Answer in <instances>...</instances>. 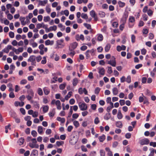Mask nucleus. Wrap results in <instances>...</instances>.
Masks as SVG:
<instances>
[{"label":"nucleus","instance_id":"obj_1","mask_svg":"<svg viewBox=\"0 0 156 156\" xmlns=\"http://www.w3.org/2000/svg\"><path fill=\"white\" fill-rule=\"evenodd\" d=\"M31 140L32 142L29 144V146L32 148H38L39 145L37 144L36 139L35 138H32L31 139Z\"/></svg>","mask_w":156,"mask_h":156},{"label":"nucleus","instance_id":"obj_2","mask_svg":"<svg viewBox=\"0 0 156 156\" xmlns=\"http://www.w3.org/2000/svg\"><path fill=\"white\" fill-rule=\"evenodd\" d=\"M135 20V18L132 16H129L128 20V26L129 27L131 28L134 26Z\"/></svg>","mask_w":156,"mask_h":156},{"label":"nucleus","instance_id":"obj_3","mask_svg":"<svg viewBox=\"0 0 156 156\" xmlns=\"http://www.w3.org/2000/svg\"><path fill=\"white\" fill-rule=\"evenodd\" d=\"M107 63L108 64L111 65L112 66L115 67L116 66L115 58L113 56L112 57L111 60L107 61Z\"/></svg>","mask_w":156,"mask_h":156},{"label":"nucleus","instance_id":"obj_4","mask_svg":"<svg viewBox=\"0 0 156 156\" xmlns=\"http://www.w3.org/2000/svg\"><path fill=\"white\" fill-rule=\"evenodd\" d=\"M79 106L81 111H85L87 109V105L84 102H80L79 104Z\"/></svg>","mask_w":156,"mask_h":156},{"label":"nucleus","instance_id":"obj_5","mask_svg":"<svg viewBox=\"0 0 156 156\" xmlns=\"http://www.w3.org/2000/svg\"><path fill=\"white\" fill-rule=\"evenodd\" d=\"M36 57L34 55H31L30 56L29 58L28 59V62H31V65H36Z\"/></svg>","mask_w":156,"mask_h":156},{"label":"nucleus","instance_id":"obj_6","mask_svg":"<svg viewBox=\"0 0 156 156\" xmlns=\"http://www.w3.org/2000/svg\"><path fill=\"white\" fill-rule=\"evenodd\" d=\"M64 40L62 39L58 40L57 41V44L59 48H63L65 45L63 43Z\"/></svg>","mask_w":156,"mask_h":156},{"label":"nucleus","instance_id":"obj_7","mask_svg":"<svg viewBox=\"0 0 156 156\" xmlns=\"http://www.w3.org/2000/svg\"><path fill=\"white\" fill-rule=\"evenodd\" d=\"M128 15L127 13H124L122 18L121 20V23L122 24H125L126 23V19L128 17Z\"/></svg>","mask_w":156,"mask_h":156},{"label":"nucleus","instance_id":"obj_8","mask_svg":"<svg viewBox=\"0 0 156 156\" xmlns=\"http://www.w3.org/2000/svg\"><path fill=\"white\" fill-rule=\"evenodd\" d=\"M150 142L149 140L145 138L140 140L139 143L141 145L148 144Z\"/></svg>","mask_w":156,"mask_h":156},{"label":"nucleus","instance_id":"obj_9","mask_svg":"<svg viewBox=\"0 0 156 156\" xmlns=\"http://www.w3.org/2000/svg\"><path fill=\"white\" fill-rule=\"evenodd\" d=\"M75 39L77 41H79L80 40L83 41L84 40V36L83 34L79 35V34H76L75 36Z\"/></svg>","mask_w":156,"mask_h":156},{"label":"nucleus","instance_id":"obj_10","mask_svg":"<svg viewBox=\"0 0 156 156\" xmlns=\"http://www.w3.org/2000/svg\"><path fill=\"white\" fill-rule=\"evenodd\" d=\"M78 45L77 43L75 42L73 43L70 44L69 46V49L70 50H73L75 49L77 47Z\"/></svg>","mask_w":156,"mask_h":156},{"label":"nucleus","instance_id":"obj_11","mask_svg":"<svg viewBox=\"0 0 156 156\" xmlns=\"http://www.w3.org/2000/svg\"><path fill=\"white\" fill-rule=\"evenodd\" d=\"M90 14L92 17L94 18L95 20H98L97 16L94 10H92L90 11Z\"/></svg>","mask_w":156,"mask_h":156},{"label":"nucleus","instance_id":"obj_12","mask_svg":"<svg viewBox=\"0 0 156 156\" xmlns=\"http://www.w3.org/2000/svg\"><path fill=\"white\" fill-rule=\"evenodd\" d=\"M98 73L99 74L102 76H104L105 73V70L103 67H99L98 68Z\"/></svg>","mask_w":156,"mask_h":156},{"label":"nucleus","instance_id":"obj_13","mask_svg":"<svg viewBox=\"0 0 156 156\" xmlns=\"http://www.w3.org/2000/svg\"><path fill=\"white\" fill-rule=\"evenodd\" d=\"M12 49V46L11 45H9L7 47L5 48L2 51L5 52L6 53H8L9 52V50H11Z\"/></svg>","mask_w":156,"mask_h":156},{"label":"nucleus","instance_id":"obj_14","mask_svg":"<svg viewBox=\"0 0 156 156\" xmlns=\"http://www.w3.org/2000/svg\"><path fill=\"white\" fill-rule=\"evenodd\" d=\"M55 104L57 108V109L60 110L61 109V104L60 101H56V102Z\"/></svg>","mask_w":156,"mask_h":156},{"label":"nucleus","instance_id":"obj_15","mask_svg":"<svg viewBox=\"0 0 156 156\" xmlns=\"http://www.w3.org/2000/svg\"><path fill=\"white\" fill-rule=\"evenodd\" d=\"M105 150L107 152V154L108 156H113V154L112 151L110 150L109 147H107L105 148Z\"/></svg>","mask_w":156,"mask_h":156},{"label":"nucleus","instance_id":"obj_16","mask_svg":"<svg viewBox=\"0 0 156 156\" xmlns=\"http://www.w3.org/2000/svg\"><path fill=\"white\" fill-rule=\"evenodd\" d=\"M54 41H50L49 40H47L45 41V44L46 45H51L53 44Z\"/></svg>","mask_w":156,"mask_h":156},{"label":"nucleus","instance_id":"obj_17","mask_svg":"<svg viewBox=\"0 0 156 156\" xmlns=\"http://www.w3.org/2000/svg\"><path fill=\"white\" fill-rule=\"evenodd\" d=\"M43 111L44 113L47 112L49 110V106L48 105H44L42 107Z\"/></svg>","mask_w":156,"mask_h":156},{"label":"nucleus","instance_id":"obj_18","mask_svg":"<svg viewBox=\"0 0 156 156\" xmlns=\"http://www.w3.org/2000/svg\"><path fill=\"white\" fill-rule=\"evenodd\" d=\"M43 128L41 126H39L37 128V131L40 134H42L43 133Z\"/></svg>","mask_w":156,"mask_h":156},{"label":"nucleus","instance_id":"obj_19","mask_svg":"<svg viewBox=\"0 0 156 156\" xmlns=\"http://www.w3.org/2000/svg\"><path fill=\"white\" fill-rule=\"evenodd\" d=\"M111 45L109 43L107 44L105 48V51L106 52H108L111 48Z\"/></svg>","mask_w":156,"mask_h":156},{"label":"nucleus","instance_id":"obj_20","mask_svg":"<svg viewBox=\"0 0 156 156\" xmlns=\"http://www.w3.org/2000/svg\"><path fill=\"white\" fill-rule=\"evenodd\" d=\"M20 20L21 22V24L23 26L25 25V18L24 17L21 16L20 18Z\"/></svg>","mask_w":156,"mask_h":156},{"label":"nucleus","instance_id":"obj_21","mask_svg":"<svg viewBox=\"0 0 156 156\" xmlns=\"http://www.w3.org/2000/svg\"><path fill=\"white\" fill-rule=\"evenodd\" d=\"M55 114V109H53L51 111H50L48 113V115L50 117H53Z\"/></svg>","mask_w":156,"mask_h":156},{"label":"nucleus","instance_id":"obj_22","mask_svg":"<svg viewBox=\"0 0 156 156\" xmlns=\"http://www.w3.org/2000/svg\"><path fill=\"white\" fill-rule=\"evenodd\" d=\"M57 29L56 26L54 25L53 26H51L48 29V32L52 31H55Z\"/></svg>","mask_w":156,"mask_h":156},{"label":"nucleus","instance_id":"obj_23","mask_svg":"<svg viewBox=\"0 0 156 156\" xmlns=\"http://www.w3.org/2000/svg\"><path fill=\"white\" fill-rule=\"evenodd\" d=\"M110 106L107 107L106 110L108 112H109L114 107L113 104V103H111Z\"/></svg>","mask_w":156,"mask_h":156},{"label":"nucleus","instance_id":"obj_24","mask_svg":"<svg viewBox=\"0 0 156 156\" xmlns=\"http://www.w3.org/2000/svg\"><path fill=\"white\" fill-rule=\"evenodd\" d=\"M48 2V0H44L43 1H39V4L40 5L44 6L46 3Z\"/></svg>","mask_w":156,"mask_h":156},{"label":"nucleus","instance_id":"obj_25","mask_svg":"<svg viewBox=\"0 0 156 156\" xmlns=\"http://www.w3.org/2000/svg\"><path fill=\"white\" fill-rule=\"evenodd\" d=\"M43 91L44 94L46 95L48 94L50 92V89L47 87H46L43 88Z\"/></svg>","mask_w":156,"mask_h":156},{"label":"nucleus","instance_id":"obj_26","mask_svg":"<svg viewBox=\"0 0 156 156\" xmlns=\"http://www.w3.org/2000/svg\"><path fill=\"white\" fill-rule=\"evenodd\" d=\"M112 91L113 94L114 95H116L118 94V90L116 87H115L112 89Z\"/></svg>","mask_w":156,"mask_h":156},{"label":"nucleus","instance_id":"obj_27","mask_svg":"<svg viewBox=\"0 0 156 156\" xmlns=\"http://www.w3.org/2000/svg\"><path fill=\"white\" fill-rule=\"evenodd\" d=\"M111 117V115L110 113H106L104 116V118L105 120H108L110 119Z\"/></svg>","mask_w":156,"mask_h":156},{"label":"nucleus","instance_id":"obj_28","mask_svg":"<svg viewBox=\"0 0 156 156\" xmlns=\"http://www.w3.org/2000/svg\"><path fill=\"white\" fill-rule=\"evenodd\" d=\"M97 39L98 41H101L103 39V35L101 34H98L97 35Z\"/></svg>","mask_w":156,"mask_h":156},{"label":"nucleus","instance_id":"obj_29","mask_svg":"<svg viewBox=\"0 0 156 156\" xmlns=\"http://www.w3.org/2000/svg\"><path fill=\"white\" fill-rule=\"evenodd\" d=\"M98 139L100 142H102L105 139V136L104 134H103L101 136H99Z\"/></svg>","mask_w":156,"mask_h":156},{"label":"nucleus","instance_id":"obj_30","mask_svg":"<svg viewBox=\"0 0 156 156\" xmlns=\"http://www.w3.org/2000/svg\"><path fill=\"white\" fill-rule=\"evenodd\" d=\"M24 140L23 138H20L19 140L18 141V143L19 145H21L23 144L24 143Z\"/></svg>","mask_w":156,"mask_h":156},{"label":"nucleus","instance_id":"obj_31","mask_svg":"<svg viewBox=\"0 0 156 156\" xmlns=\"http://www.w3.org/2000/svg\"><path fill=\"white\" fill-rule=\"evenodd\" d=\"M73 94V92L72 91H70L69 92L65 97V99L67 100L69 99L70 98V97H71L72 94Z\"/></svg>","mask_w":156,"mask_h":156},{"label":"nucleus","instance_id":"obj_32","mask_svg":"<svg viewBox=\"0 0 156 156\" xmlns=\"http://www.w3.org/2000/svg\"><path fill=\"white\" fill-rule=\"evenodd\" d=\"M57 120L58 121L62 123H64L65 121V119L64 118H62L60 117H57Z\"/></svg>","mask_w":156,"mask_h":156},{"label":"nucleus","instance_id":"obj_33","mask_svg":"<svg viewBox=\"0 0 156 156\" xmlns=\"http://www.w3.org/2000/svg\"><path fill=\"white\" fill-rule=\"evenodd\" d=\"M78 80L77 78H75L74 79L73 81V86H76L78 83Z\"/></svg>","mask_w":156,"mask_h":156},{"label":"nucleus","instance_id":"obj_34","mask_svg":"<svg viewBox=\"0 0 156 156\" xmlns=\"http://www.w3.org/2000/svg\"><path fill=\"white\" fill-rule=\"evenodd\" d=\"M116 127L121 128L122 126V122L120 121H118L116 122L115 124Z\"/></svg>","mask_w":156,"mask_h":156},{"label":"nucleus","instance_id":"obj_35","mask_svg":"<svg viewBox=\"0 0 156 156\" xmlns=\"http://www.w3.org/2000/svg\"><path fill=\"white\" fill-rule=\"evenodd\" d=\"M73 124L76 128H77L80 126V124L79 122L76 120H75L73 122Z\"/></svg>","mask_w":156,"mask_h":156},{"label":"nucleus","instance_id":"obj_36","mask_svg":"<svg viewBox=\"0 0 156 156\" xmlns=\"http://www.w3.org/2000/svg\"><path fill=\"white\" fill-rule=\"evenodd\" d=\"M37 92L39 95L42 96L43 95L42 90L41 88H38L37 89Z\"/></svg>","mask_w":156,"mask_h":156},{"label":"nucleus","instance_id":"obj_37","mask_svg":"<svg viewBox=\"0 0 156 156\" xmlns=\"http://www.w3.org/2000/svg\"><path fill=\"white\" fill-rule=\"evenodd\" d=\"M150 153L149 155L148 156H154V150L153 148H150Z\"/></svg>","mask_w":156,"mask_h":156},{"label":"nucleus","instance_id":"obj_38","mask_svg":"<svg viewBox=\"0 0 156 156\" xmlns=\"http://www.w3.org/2000/svg\"><path fill=\"white\" fill-rule=\"evenodd\" d=\"M66 83H63L60 85L59 88L60 89L62 90H63L66 87Z\"/></svg>","mask_w":156,"mask_h":156},{"label":"nucleus","instance_id":"obj_39","mask_svg":"<svg viewBox=\"0 0 156 156\" xmlns=\"http://www.w3.org/2000/svg\"><path fill=\"white\" fill-rule=\"evenodd\" d=\"M94 123L96 125H97L100 123V121L98 117H96L95 118L94 120Z\"/></svg>","mask_w":156,"mask_h":156},{"label":"nucleus","instance_id":"obj_40","mask_svg":"<svg viewBox=\"0 0 156 156\" xmlns=\"http://www.w3.org/2000/svg\"><path fill=\"white\" fill-rule=\"evenodd\" d=\"M122 115L121 111H119L117 114L118 118L119 119H120L122 118Z\"/></svg>","mask_w":156,"mask_h":156},{"label":"nucleus","instance_id":"obj_41","mask_svg":"<svg viewBox=\"0 0 156 156\" xmlns=\"http://www.w3.org/2000/svg\"><path fill=\"white\" fill-rule=\"evenodd\" d=\"M57 77L55 76L51 80V83H55L57 81Z\"/></svg>","mask_w":156,"mask_h":156},{"label":"nucleus","instance_id":"obj_42","mask_svg":"<svg viewBox=\"0 0 156 156\" xmlns=\"http://www.w3.org/2000/svg\"><path fill=\"white\" fill-rule=\"evenodd\" d=\"M48 25H45L43 23L42 28L45 29V31L46 33L48 32Z\"/></svg>","mask_w":156,"mask_h":156},{"label":"nucleus","instance_id":"obj_43","mask_svg":"<svg viewBox=\"0 0 156 156\" xmlns=\"http://www.w3.org/2000/svg\"><path fill=\"white\" fill-rule=\"evenodd\" d=\"M118 4L120 7H123L125 5V3L124 2H122L121 1H119L118 2Z\"/></svg>","mask_w":156,"mask_h":156},{"label":"nucleus","instance_id":"obj_44","mask_svg":"<svg viewBox=\"0 0 156 156\" xmlns=\"http://www.w3.org/2000/svg\"><path fill=\"white\" fill-rule=\"evenodd\" d=\"M108 69L107 70V73L109 74H111L113 72L112 68L111 66H108Z\"/></svg>","mask_w":156,"mask_h":156},{"label":"nucleus","instance_id":"obj_45","mask_svg":"<svg viewBox=\"0 0 156 156\" xmlns=\"http://www.w3.org/2000/svg\"><path fill=\"white\" fill-rule=\"evenodd\" d=\"M100 17L103 18L105 16V13L102 11H100L99 13Z\"/></svg>","mask_w":156,"mask_h":156},{"label":"nucleus","instance_id":"obj_46","mask_svg":"<svg viewBox=\"0 0 156 156\" xmlns=\"http://www.w3.org/2000/svg\"><path fill=\"white\" fill-rule=\"evenodd\" d=\"M142 16L143 18V20L144 21H146L148 20V17L147 16L146 14H143Z\"/></svg>","mask_w":156,"mask_h":156},{"label":"nucleus","instance_id":"obj_47","mask_svg":"<svg viewBox=\"0 0 156 156\" xmlns=\"http://www.w3.org/2000/svg\"><path fill=\"white\" fill-rule=\"evenodd\" d=\"M148 30L146 28H144L142 30V32L144 34H147L148 33Z\"/></svg>","mask_w":156,"mask_h":156},{"label":"nucleus","instance_id":"obj_48","mask_svg":"<svg viewBox=\"0 0 156 156\" xmlns=\"http://www.w3.org/2000/svg\"><path fill=\"white\" fill-rule=\"evenodd\" d=\"M50 20V18L49 16H44V17L43 20L45 22H47L49 21Z\"/></svg>","mask_w":156,"mask_h":156},{"label":"nucleus","instance_id":"obj_49","mask_svg":"<svg viewBox=\"0 0 156 156\" xmlns=\"http://www.w3.org/2000/svg\"><path fill=\"white\" fill-rule=\"evenodd\" d=\"M8 87H9V90L10 91H13V89L12 88V84L9 83L7 85Z\"/></svg>","mask_w":156,"mask_h":156},{"label":"nucleus","instance_id":"obj_50","mask_svg":"<svg viewBox=\"0 0 156 156\" xmlns=\"http://www.w3.org/2000/svg\"><path fill=\"white\" fill-rule=\"evenodd\" d=\"M7 18L9 20H11L13 18V16L11 14L8 13L7 14Z\"/></svg>","mask_w":156,"mask_h":156},{"label":"nucleus","instance_id":"obj_51","mask_svg":"<svg viewBox=\"0 0 156 156\" xmlns=\"http://www.w3.org/2000/svg\"><path fill=\"white\" fill-rule=\"evenodd\" d=\"M27 92L28 95L34 96V93L32 89H29L27 91Z\"/></svg>","mask_w":156,"mask_h":156},{"label":"nucleus","instance_id":"obj_52","mask_svg":"<svg viewBox=\"0 0 156 156\" xmlns=\"http://www.w3.org/2000/svg\"><path fill=\"white\" fill-rule=\"evenodd\" d=\"M100 156H105V151L103 150H100Z\"/></svg>","mask_w":156,"mask_h":156},{"label":"nucleus","instance_id":"obj_53","mask_svg":"<svg viewBox=\"0 0 156 156\" xmlns=\"http://www.w3.org/2000/svg\"><path fill=\"white\" fill-rule=\"evenodd\" d=\"M83 25L88 30L90 29L91 28V25L87 23H84Z\"/></svg>","mask_w":156,"mask_h":156},{"label":"nucleus","instance_id":"obj_54","mask_svg":"<svg viewBox=\"0 0 156 156\" xmlns=\"http://www.w3.org/2000/svg\"><path fill=\"white\" fill-rule=\"evenodd\" d=\"M131 41L132 43H134L135 41L136 37L134 35L132 34L131 37Z\"/></svg>","mask_w":156,"mask_h":156},{"label":"nucleus","instance_id":"obj_55","mask_svg":"<svg viewBox=\"0 0 156 156\" xmlns=\"http://www.w3.org/2000/svg\"><path fill=\"white\" fill-rule=\"evenodd\" d=\"M101 90V89L98 87H96L94 93L95 94H98L99 93V92Z\"/></svg>","mask_w":156,"mask_h":156},{"label":"nucleus","instance_id":"obj_56","mask_svg":"<svg viewBox=\"0 0 156 156\" xmlns=\"http://www.w3.org/2000/svg\"><path fill=\"white\" fill-rule=\"evenodd\" d=\"M72 106H70V111L69 113V114H68L69 115L68 116V118L70 117L71 116L72 114L73 113V111L72 109Z\"/></svg>","mask_w":156,"mask_h":156},{"label":"nucleus","instance_id":"obj_57","mask_svg":"<svg viewBox=\"0 0 156 156\" xmlns=\"http://www.w3.org/2000/svg\"><path fill=\"white\" fill-rule=\"evenodd\" d=\"M31 135L34 137H36L37 135V133L35 130H33L31 131Z\"/></svg>","mask_w":156,"mask_h":156},{"label":"nucleus","instance_id":"obj_58","mask_svg":"<svg viewBox=\"0 0 156 156\" xmlns=\"http://www.w3.org/2000/svg\"><path fill=\"white\" fill-rule=\"evenodd\" d=\"M148 15L150 16H151L153 15V12L150 9H149L147 12Z\"/></svg>","mask_w":156,"mask_h":156},{"label":"nucleus","instance_id":"obj_59","mask_svg":"<svg viewBox=\"0 0 156 156\" xmlns=\"http://www.w3.org/2000/svg\"><path fill=\"white\" fill-rule=\"evenodd\" d=\"M126 81L128 83H129L131 82V78L130 76H128L126 80Z\"/></svg>","mask_w":156,"mask_h":156},{"label":"nucleus","instance_id":"obj_60","mask_svg":"<svg viewBox=\"0 0 156 156\" xmlns=\"http://www.w3.org/2000/svg\"><path fill=\"white\" fill-rule=\"evenodd\" d=\"M81 17L82 18L87 19L88 18V16L86 14L82 13L81 14Z\"/></svg>","mask_w":156,"mask_h":156},{"label":"nucleus","instance_id":"obj_61","mask_svg":"<svg viewBox=\"0 0 156 156\" xmlns=\"http://www.w3.org/2000/svg\"><path fill=\"white\" fill-rule=\"evenodd\" d=\"M112 25L114 27H117L118 26V23L117 22H114L112 23Z\"/></svg>","mask_w":156,"mask_h":156},{"label":"nucleus","instance_id":"obj_62","mask_svg":"<svg viewBox=\"0 0 156 156\" xmlns=\"http://www.w3.org/2000/svg\"><path fill=\"white\" fill-rule=\"evenodd\" d=\"M27 80L26 79H23L20 82V84H25L27 83Z\"/></svg>","mask_w":156,"mask_h":156},{"label":"nucleus","instance_id":"obj_63","mask_svg":"<svg viewBox=\"0 0 156 156\" xmlns=\"http://www.w3.org/2000/svg\"><path fill=\"white\" fill-rule=\"evenodd\" d=\"M46 10L48 13L49 14L50 13L51 11V9L49 7V6H46Z\"/></svg>","mask_w":156,"mask_h":156},{"label":"nucleus","instance_id":"obj_64","mask_svg":"<svg viewBox=\"0 0 156 156\" xmlns=\"http://www.w3.org/2000/svg\"><path fill=\"white\" fill-rule=\"evenodd\" d=\"M79 114L77 113H74L73 114L72 117L74 119H77L79 117Z\"/></svg>","mask_w":156,"mask_h":156}]
</instances>
